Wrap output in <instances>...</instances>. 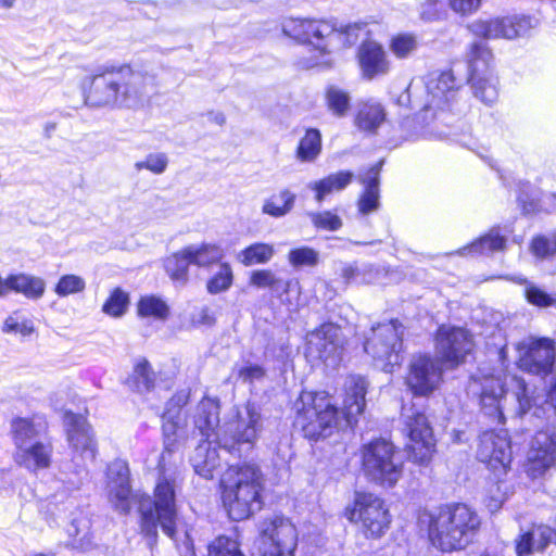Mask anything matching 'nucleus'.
Segmentation results:
<instances>
[{"instance_id": "a878e982", "label": "nucleus", "mask_w": 556, "mask_h": 556, "mask_svg": "<svg viewBox=\"0 0 556 556\" xmlns=\"http://www.w3.org/2000/svg\"><path fill=\"white\" fill-rule=\"evenodd\" d=\"M346 395L342 414L349 426L356 421L365 408V395L367 392V381L362 376H351L345 382Z\"/></svg>"}, {"instance_id": "09e8293b", "label": "nucleus", "mask_w": 556, "mask_h": 556, "mask_svg": "<svg viewBox=\"0 0 556 556\" xmlns=\"http://www.w3.org/2000/svg\"><path fill=\"white\" fill-rule=\"evenodd\" d=\"M34 331V323L17 311L9 315L2 326V332L21 334L22 337H28Z\"/></svg>"}, {"instance_id": "13d9d810", "label": "nucleus", "mask_w": 556, "mask_h": 556, "mask_svg": "<svg viewBox=\"0 0 556 556\" xmlns=\"http://www.w3.org/2000/svg\"><path fill=\"white\" fill-rule=\"evenodd\" d=\"M168 165V157L165 153H150L143 161L135 163L137 170L148 169L155 175L163 174Z\"/></svg>"}, {"instance_id": "f257e3e1", "label": "nucleus", "mask_w": 556, "mask_h": 556, "mask_svg": "<svg viewBox=\"0 0 556 556\" xmlns=\"http://www.w3.org/2000/svg\"><path fill=\"white\" fill-rule=\"evenodd\" d=\"M85 103L92 108L138 109L144 104L154 76L127 63H105L90 76Z\"/></svg>"}, {"instance_id": "412c9836", "label": "nucleus", "mask_w": 556, "mask_h": 556, "mask_svg": "<svg viewBox=\"0 0 556 556\" xmlns=\"http://www.w3.org/2000/svg\"><path fill=\"white\" fill-rule=\"evenodd\" d=\"M477 457L493 469L505 468L511 460V448L506 430L484 431L479 439Z\"/></svg>"}, {"instance_id": "49530a36", "label": "nucleus", "mask_w": 556, "mask_h": 556, "mask_svg": "<svg viewBox=\"0 0 556 556\" xmlns=\"http://www.w3.org/2000/svg\"><path fill=\"white\" fill-rule=\"evenodd\" d=\"M307 216L317 230L338 231L343 226L342 218L331 210L308 212Z\"/></svg>"}, {"instance_id": "e433bc0d", "label": "nucleus", "mask_w": 556, "mask_h": 556, "mask_svg": "<svg viewBox=\"0 0 556 556\" xmlns=\"http://www.w3.org/2000/svg\"><path fill=\"white\" fill-rule=\"evenodd\" d=\"M386 119L382 105L375 101L359 104L355 118L356 126L364 131H375Z\"/></svg>"}, {"instance_id": "774afa93", "label": "nucleus", "mask_w": 556, "mask_h": 556, "mask_svg": "<svg viewBox=\"0 0 556 556\" xmlns=\"http://www.w3.org/2000/svg\"><path fill=\"white\" fill-rule=\"evenodd\" d=\"M504 498L502 496H489L485 500V506L490 510V513L497 511L503 505Z\"/></svg>"}, {"instance_id": "bb28decb", "label": "nucleus", "mask_w": 556, "mask_h": 556, "mask_svg": "<svg viewBox=\"0 0 556 556\" xmlns=\"http://www.w3.org/2000/svg\"><path fill=\"white\" fill-rule=\"evenodd\" d=\"M14 445L17 448L46 438L47 422L43 418H15L11 422Z\"/></svg>"}, {"instance_id": "7ed1b4c3", "label": "nucleus", "mask_w": 556, "mask_h": 556, "mask_svg": "<svg viewBox=\"0 0 556 556\" xmlns=\"http://www.w3.org/2000/svg\"><path fill=\"white\" fill-rule=\"evenodd\" d=\"M162 419L164 451L160 455L157 465L160 476L155 485L154 506L162 531L170 539H175L177 520L175 492L177 488L178 466L177 463L173 460V447L178 430L185 425V416L178 408L172 409L168 407L165 409Z\"/></svg>"}, {"instance_id": "39448f33", "label": "nucleus", "mask_w": 556, "mask_h": 556, "mask_svg": "<svg viewBox=\"0 0 556 556\" xmlns=\"http://www.w3.org/2000/svg\"><path fill=\"white\" fill-rule=\"evenodd\" d=\"M105 489L109 502L121 514H128L132 504H138L141 532L150 540L149 545H152L157 536V527H161L154 506L155 497L152 500L148 495L132 493L129 467L125 460L115 459L109 464Z\"/></svg>"}, {"instance_id": "2eb2a0df", "label": "nucleus", "mask_w": 556, "mask_h": 556, "mask_svg": "<svg viewBox=\"0 0 556 556\" xmlns=\"http://www.w3.org/2000/svg\"><path fill=\"white\" fill-rule=\"evenodd\" d=\"M518 366L521 370L546 377L552 375L556 363V343L553 339L528 337L517 345Z\"/></svg>"}, {"instance_id": "8fccbe9b", "label": "nucleus", "mask_w": 556, "mask_h": 556, "mask_svg": "<svg viewBox=\"0 0 556 556\" xmlns=\"http://www.w3.org/2000/svg\"><path fill=\"white\" fill-rule=\"evenodd\" d=\"M505 395H485L478 399L481 412L491 419V421L503 425L505 416L503 413V400Z\"/></svg>"}, {"instance_id": "f704fd0d", "label": "nucleus", "mask_w": 556, "mask_h": 556, "mask_svg": "<svg viewBox=\"0 0 556 556\" xmlns=\"http://www.w3.org/2000/svg\"><path fill=\"white\" fill-rule=\"evenodd\" d=\"M468 393L480 399L484 394L489 396L505 395L506 390L501 377L494 375H475L468 383Z\"/></svg>"}, {"instance_id": "aec40b11", "label": "nucleus", "mask_w": 556, "mask_h": 556, "mask_svg": "<svg viewBox=\"0 0 556 556\" xmlns=\"http://www.w3.org/2000/svg\"><path fill=\"white\" fill-rule=\"evenodd\" d=\"M532 28V20L528 16H513L490 21H475L469 29L476 36L485 39H514L525 36Z\"/></svg>"}, {"instance_id": "052dcab7", "label": "nucleus", "mask_w": 556, "mask_h": 556, "mask_svg": "<svg viewBox=\"0 0 556 556\" xmlns=\"http://www.w3.org/2000/svg\"><path fill=\"white\" fill-rule=\"evenodd\" d=\"M265 375L266 370L257 364L247 363L237 369L238 379L248 384L263 380Z\"/></svg>"}, {"instance_id": "338daca9", "label": "nucleus", "mask_w": 556, "mask_h": 556, "mask_svg": "<svg viewBox=\"0 0 556 556\" xmlns=\"http://www.w3.org/2000/svg\"><path fill=\"white\" fill-rule=\"evenodd\" d=\"M546 403L548 405H551V407L556 409V369L552 374V380H551L549 390L547 392Z\"/></svg>"}, {"instance_id": "ea45409f", "label": "nucleus", "mask_w": 556, "mask_h": 556, "mask_svg": "<svg viewBox=\"0 0 556 556\" xmlns=\"http://www.w3.org/2000/svg\"><path fill=\"white\" fill-rule=\"evenodd\" d=\"M292 282L293 281L290 279L283 280L277 277L269 269L253 270L249 279V283L251 286L258 289L268 288L271 291L279 293L280 295H282V293H287L290 290Z\"/></svg>"}, {"instance_id": "c85d7f7f", "label": "nucleus", "mask_w": 556, "mask_h": 556, "mask_svg": "<svg viewBox=\"0 0 556 556\" xmlns=\"http://www.w3.org/2000/svg\"><path fill=\"white\" fill-rule=\"evenodd\" d=\"M381 166L382 161L371 166L366 175L361 177L365 190L357 201V208L362 215L371 214L380 207L379 174Z\"/></svg>"}, {"instance_id": "2f4dec72", "label": "nucleus", "mask_w": 556, "mask_h": 556, "mask_svg": "<svg viewBox=\"0 0 556 556\" xmlns=\"http://www.w3.org/2000/svg\"><path fill=\"white\" fill-rule=\"evenodd\" d=\"M192 265L187 245L170 254L164 260V269L172 281L178 286H186L189 281V266Z\"/></svg>"}, {"instance_id": "58836bf2", "label": "nucleus", "mask_w": 556, "mask_h": 556, "mask_svg": "<svg viewBox=\"0 0 556 556\" xmlns=\"http://www.w3.org/2000/svg\"><path fill=\"white\" fill-rule=\"evenodd\" d=\"M295 199V193L287 188L282 189L265 200L262 212L275 218L283 217L294 207Z\"/></svg>"}, {"instance_id": "0e129e2a", "label": "nucleus", "mask_w": 556, "mask_h": 556, "mask_svg": "<svg viewBox=\"0 0 556 556\" xmlns=\"http://www.w3.org/2000/svg\"><path fill=\"white\" fill-rule=\"evenodd\" d=\"M192 321L195 325L213 326L216 318L213 311L210 307L204 306L193 314Z\"/></svg>"}, {"instance_id": "dca6fc26", "label": "nucleus", "mask_w": 556, "mask_h": 556, "mask_svg": "<svg viewBox=\"0 0 556 556\" xmlns=\"http://www.w3.org/2000/svg\"><path fill=\"white\" fill-rule=\"evenodd\" d=\"M263 556H293L298 532L293 523L282 516L267 519L261 527Z\"/></svg>"}, {"instance_id": "f8f14e48", "label": "nucleus", "mask_w": 556, "mask_h": 556, "mask_svg": "<svg viewBox=\"0 0 556 556\" xmlns=\"http://www.w3.org/2000/svg\"><path fill=\"white\" fill-rule=\"evenodd\" d=\"M493 54L482 41H475L467 52L468 83L476 98L486 105L497 101V77L492 70Z\"/></svg>"}, {"instance_id": "bf43d9fd", "label": "nucleus", "mask_w": 556, "mask_h": 556, "mask_svg": "<svg viewBox=\"0 0 556 556\" xmlns=\"http://www.w3.org/2000/svg\"><path fill=\"white\" fill-rule=\"evenodd\" d=\"M513 383L514 394L519 406L518 414L525 415L530 410L532 406V400L528 390V386L526 381L519 377H514Z\"/></svg>"}, {"instance_id": "b1692460", "label": "nucleus", "mask_w": 556, "mask_h": 556, "mask_svg": "<svg viewBox=\"0 0 556 556\" xmlns=\"http://www.w3.org/2000/svg\"><path fill=\"white\" fill-rule=\"evenodd\" d=\"M64 424L72 447L86 457L93 459L96 457V442L86 419L73 413H66Z\"/></svg>"}, {"instance_id": "69168bd1", "label": "nucleus", "mask_w": 556, "mask_h": 556, "mask_svg": "<svg viewBox=\"0 0 556 556\" xmlns=\"http://www.w3.org/2000/svg\"><path fill=\"white\" fill-rule=\"evenodd\" d=\"M188 402V394L186 392H179L175 394L166 404V408L170 407L172 409H179Z\"/></svg>"}, {"instance_id": "37998d69", "label": "nucleus", "mask_w": 556, "mask_h": 556, "mask_svg": "<svg viewBox=\"0 0 556 556\" xmlns=\"http://www.w3.org/2000/svg\"><path fill=\"white\" fill-rule=\"evenodd\" d=\"M350 94L338 86H330L326 90L328 109L338 117L344 116L350 110Z\"/></svg>"}, {"instance_id": "20e7f679", "label": "nucleus", "mask_w": 556, "mask_h": 556, "mask_svg": "<svg viewBox=\"0 0 556 556\" xmlns=\"http://www.w3.org/2000/svg\"><path fill=\"white\" fill-rule=\"evenodd\" d=\"M285 36L313 47L320 56L350 48L358 40L359 26H339L330 18L285 17L281 21Z\"/></svg>"}, {"instance_id": "4468645a", "label": "nucleus", "mask_w": 556, "mask_h": 556, "mask_svg": "<svg viewBox=\"0 0 556 556\" xmlns=\"http://www.w3.org/2000/svg\"><path fill=\"white\" fill-rule=\"evenodd\" d=\"M403 431L408 438L406 448L414 463L428 464L435 451L432 428L425 414L414 408H403Z\"/></svg>"}, {"instance_id": "864d4df0", "label": "nucleus", "mask_w": 556, "mask_h": 556, "mask_svg": "<svg viewBox=\"0 0 556 556\" xmlns=\"http://www.w3.org/2000/svg\"><path fill=\"white\" fill-rule=\"evenodd\" d=\"M128 295L122 289L116 288L103 304L102 311L113 317H121L128 306Z\"/></svg>"}, {"instance_id": "ddd939ff", "label": "nucleus", "mask_w": 556, "mask_h": 556, "mask_svg": "<svg viewBox=\"0 0 556 556\" xmlns=\"http://www.w3.org/2000/svg\"><path fill=\"white\" fill-rule=\"evenodd\" d=\"M345 515L352 522H361L367 535L380 538L389 529L391 516L386 503L372 493L356 492L353 507Z\"/></svg>"}, {"instance_id": "680f3d73", "label": "nucleus", "mask_w": 556, "mask_h": 556, "mask_svg": "<svg viewBox=\"0 0 556 556\" xmlns=\"http://www.w3.org/2000/svg\"><path fill=\"white\" fill-rule=\"evenodd\" d=\"M531 249L535 255L541 257L555 254L552 238L538 237L533 239Z\"/></svg>"}, {"instance_id": "de8ad7c7", "label": "nucleus", "mask_w": 556, "mask_h": 556, "mask_svg": "<svg viewBox=\"0 0 556 556\" xmlns=\"http://www.w3.org/2000/svg\"><path fill=\"white\" fill-rule=\"evenodd\" d=\"M232 280L233 274L231 266L228 263H220L218 270L208 279L206 290L211 294H218L227 291L231 287Z\"/></svg>"}, {"instance_id": "72a5a7b5", "label": "nucleus", "mask_w": 556, "mask_h": 556, "mask_svg": "<svg viewBox=\"0 0 556 556\" xmlns=\"http://www.w3.org/2000/svg\"><path fill=\"white\" fill-rule=\"evenodd\" d=\"M192 265L199 268H210L218 264L224 257V250L216 243L202 242L187 245Z\"/></svg>"}, {"instance_id": "423d86ee", "label": "nucleus", "mask_w": 556, "mask_h": 556, "mask_svg": "<svg viewBox=\"0 0 556 556\" xmlns=\"http://www.w3.org/2000/svg\"><path fill=\"white\" fill-rule=\"evenodd\" d=\"M220 484L223 503L231 519L243 520L261 509V472L254 465H230Z\"/></svg>"}, {"instance_id": "5fc2aeb1", "label": "nucleus", "mask_w": 556, "mask_h": 556, "mask_svg": "<svg viewBox=\"0 0 556 556\" xmlns=\"http://www.w3.org/2000/svg\"><path fill=\"white\" fill-rule=\"evenodd\" d=\"M86 288L84 278L77 275H63L55 285L54 292L59 296L83 292Z\"/></svg>"}, {"instance_id": "7c9ffc66", "label": "nucleus", "mask_w": 556, "mask_h": 556, "mask_svg": "<svg viewBox=\"0 0 556 556\" xmlns=\"http://www.w3.org/2000/svg\"><path fill=\"white\" fill-rule=\"evenodd\" d=\"M353 178L354 174L352 172L340 170L319 180L311 181L307 187L315 192L316 202L321 203L331 193L344 190Z\"/></svg>"}, {"instance_id": "5701e85b", "label": "nucleus", "mask_w": 556, "mask_h": 556, "mask_svg": "<svg viewBox=\"0 0 556 556\" xmlns=\"http://www.w3.org/2000/svg\"><path fill=\"white\" fill-rule=\"evenodd\" d=\"M459 83L453 71L441 72L427 83V110H443L454 100Z\"/></svg>"}, {"instance_id": "6ab92c4d", "label": "nucleus", "mask_w": 556, "mask_h": 556, "mask_svg": "<svg viewBox=\"0 0 556 556\" xmlns=\"http://www.w3.org/2000/svg\"><path fill=\"white\" fill-rule=\"evenodd\" d=\"M442 380V368L428 355H415L409 363L406 384L418 396H428L438 389Z\"/></svg>"}, {"instance_id": "473e14b6", "label": "nucleus", "mask_w": 556, "mask_h": 556, "mask_svg": "<svg viewBox=\"0 0 556 556\" xmlns=\"http://www.w3.org/2000/svg\"><path fill=\"white\" fill-rule=\"evenodd\" d=\"M46 290V282L42 278L20 273L9 276V292L13 291L23 294L29 300H39Z\"/></svg>"}, {"instance_id": "a211bd4d", "label": "nucleus", "mask_w": 556, "mask_h": 556, "mask_svg": "<svg viewBox=\"0 0 556 556\" xmlns=\"http://www.w3.org/2000/svg\"><path fill=\"white\" fill-rule=\"evenodd\" d=\"M473 339L462 327L441 326L435 334V351L443 363L455 367L473 350Z\"/></svg>"}, {"instance_id": "6e6d98bb", "label": "nucleus", "mask_w": 556, "mask_h": 556, "mask_svg": "<svg viewBox=\"0 0 556 556\" xmlns=\"http://www.w3.org/2000/svg\"><path fill=\"white\" fill-rule=\"evenodd\" d=\"M288 261L293 267L315 266L319 262V254L309 247L293 249L288 253Z\"/></svg>"}, {"instance_id": "1a4fd4ad", "label": "nucleus", "mask_w": 556, "mask_h": 556, "mask_svg": "<svg viewBox=\"0 0 556 556\" xmlns=\"http://www.w3.org/2000/svg\"><path fill=\"white\" fill-rule=\"evenodd\" d=\"M263 431V418L260 408L248 403L238 410L236 419L227 425L224 434L218 438L219 448L241 458L251 452Z\"/></svg>"}, {"instance_id": "0eeeda50", "label": "nucleus", "mask_w": 556, "mask_h": 556, "mask_svg": "<svg viewBox=\"0 0 556 556\" xmlns=\"http://www.w3.org/2000/svg\"><path fill=\"white\" fill-rule=\"evenodd\" d=\"M219 401L212 397H203L195 410L194 427L205 438L194 450L191 464L194 471L205 478L212 479L215 470L220 467V455L217 446L220 437L216 429L219 426Z\"/></svg>"}, {"instance_id": "f03ea898", "label": "nucleus", "mask_w": 556, "mask_h": 556, "mask_svg": "<svg viewBox=\"0 0 556 556\" xmlns=\"http://www.w3.org/2000/svg\"><path fill=\"white\" fill-rule=\"evenodd\" d=\"M419 522L426 527L432 546L448 553L464 549L473 541L481 518L468 505L456 503L424 511Z\"/></svg>"}, {"instance_id": "a18cd8bd", "label": "nucleus", "mask_w": 556, "mask_h": 556, "mask_svg": "<svg viewBox=\"0 0 556 556\" xmlns=\"http://www.w3.org/2000/svg\"><path fill=\"white\" fill-rule=\"evenodd\" d=\"M130 380L138 392H146L153 388L155 375L147 359L142 358L137 362Z\"/></svg>"}, {"instance_id": "393cba45", "label": "nucleus", "mask_w": 556, "mask_h": 556, "mask_svg": "<svg viewBox=\"0 0 556 556\" xmlns=\"http://www.w3.org/2000/svg\"><path fill=\"white\" fill-rule=\"evenodd\" d=\"M53 447L45 438L16 450L14 459L16 464L31 472L47 469L51 465Z\"/></svg>"}, {"instance_id": "3c124183", "label": "nucleus", "mask_w": 556, "mask_h": 556, "mask_svg": "<svg viewBox=\"0 0 556 556\" xmlns=\"http://www.w3.org/2000/svg\"><path fill=\"white\" fill-rule=\"evenodd\" d=\"M207 556H243L236 540L218 536L207 547Z\"/></svg>"}, {"instance_id": "c03bdc74", "label": "nucleus", "mask_w": 556, "mask_h": 556, "mask_svg": "<svg viewBox=\"0 0 556 556\" xmlns=\"http://www.w3.org/2000/svg\"><path fill=\"white\" fill-rule=\"evenodd\" d=\"M68 536L72 538L73 547H85L90 543V522L84 517H75L67 527Z\"/></svg>"}, {"instance_id": "c756f323", "label": "nucleus", "mask_w": 556, "mask_h": 556, "mask_svg": "<svg viewBox=\"0 0 556 556\" xmlns=\"http://www.w3.org/2000/svg\"><path fill=\"white\" fill-rule=\"evenodd\" d=\"M528 458L542 470L554 466L556 464V434L538 432L531 442Z\"/></svg>"}, {"instance_id": "f3484780", "label": "nucleus", "mask_w": 556, "mask_h": 556, "mask_svg": "<svg viewBox=\"0 0 556 556\" xmlns=\"http://www.w3.org/2000/svg\"><path fill=\"white\" fill-rule=\"evenodd\" d=\"M342 349L340 328L333 324H324L306 336L305 356L308 362L336 366Z\"/></svg>"}, {"instance_id": "4d7b16f0", "label": "nucleus", "mask_w": 556, "mask_h": 556, "mask_svg": "<svg viewBox=\"0 0 556 556\" xmlns=\"http://www.w3.org/2000/svg\"><path fill=\"white\" fill-rule=\"evenodd\" d=\"M518 282L526 285L525 295L530 304L539 307H548L556 303L554 298L533 283L528 282L526 279H519Z\"/></svg>"}, {"instance_id": "c9c22d12", "label": "nucleus", "mask_w": 556, "mask_h": 556, "mask_svg": "<svg viewBox=\"0 0 556 556\" xmlns=\"http://www.w3.org/2000/svg\"><path fill=\"white\" fill-rule=\"evenodd\" d=\"M505 238L498 233V230L492 229L488 235L453 252L452 254H490L496 251H502L505 248Z\"/></svg>"}, {"instance_id": "6e6552de", "label": "nucleus", "mask_w": 556, "mask_h": 556, "mask_svg": "<svg viewBox=\"0 0 556 556\" xmlns=\"http://www.w3.org/2000/svg\"><path fill=\"white\" fill-rule=\"evenodd\" d=\"M295 408L294 424L309 440L329 435L339 422L337 407L323 394L302 393Z\"/></svg>"}, {"instance_id": "cd10ccee", "label": "nucleus", "mask_w": 556, "mask_h": 556, "mask_svg": "<svg viewBox=\"0 0 556 556\" xmlns=\"http://www.w3.org/2000/svg\"><path fill=\"white\" fill-rule=\"evenodd\" d=\"M553 536V528L533 525L516 540V553L518 556H530L535 552H543L552 543Z\"/></svg>"}, {"instance_id": "e2e57ef3", "label": "nucleus", "mask_w": 556, "mask_h": 556, "mask_svg": "<svg viewBox=\"0 0 556 556\" xmlns=\"http://www.w3.org/2000/svg\"><path fill=\"white\" fill-rule=\"evenodd\" d=\"M451 9L460 14H471L480 7V0H450Z\"/></svg>"}, {"instance_id": "603ef678", "label": "nucleus", "mask_w": 556, "mask_h": 556, "mask_svg": "<svg viewBox=\"0 0 556 556\" xmlns=\"http://www.w3.org/2000/svg\"><path fill=\"white\" fill-rule=\"evenodd\" d=\"M138 312L141 316H153L163 319L168 314V306L160 298L146 296L139 301Z\"/></svg>"}, {"instance_id": "a19ab883", "label": "nucleus", "mask_w": 556, "mask_h": 556, "mask_svg": "<svg viewBox=\"0 0 556 556\" xmlns=\"http://www.w3.org/2000/svg\"><path fill=\"white\" fill-rule=\"evenodd\" d=\"M420 46L417 35L413 33H399L391 37L389 50L396 59H408L416 53Z\"/></svg>"}, {"instance_id": "4c0bfd02", "label": "nucleus", "mask_w": 556, "mask_h": 556, "mask_svg": "<svg viewBox=\"0 0 556 556\" xmlns=\"http://www.w3.org/2000/svg\"><path fill=\"white\" fill-rule=\"evenodd\" d=\"M276 253L273 244L265 242H254L241 250L236 258L243 266L263 265L271 261Z\"/></svg>"}, {"instance_id": "9d476101", "label": "nucleus", "mask_w": 556, "mask_h": 556, "mask_svg": "<svg viewBox=\"0 0 556 556\" xmlns=\"http://www.w3.org/2000/svg\"><path fill=\"white\" fill-rule=\"evenodd\" d=\"M362 460L365 476L382 486H394L403 475L401 456L394 445L384 439L364 445Z\"/></svg>"}, {"instance_id": "4be33fe9", "label": "nucleus", "mask_w": 556, "mask_h": 556, "mask_svg": "<svg viewBox=\"0 0 556 556\" xmlns=\"http://www.w3.org/2000/svg\"><path fill=\"white\" fill-rule=\"evenodd\" d=\"M357 59L362 75L368 80L387 75L390 71L388 55L383 47L376 41L363 42L358 48Z\"/></svg>"}, {"instance_id": "9b49d317", "label": "nucleus", "mask_w": 556, "mask_h": 556, "mask_svg": "<svg viewBox=\"0 0 556 556\" xmlns=\"http://www.w3.org/2000/svg\"><path fill=\"white\" fill-rule=\"evenodd\" d=\"M403 332L404 327L396 319L371 328V334L366 339L364 350L381 370L392 371L394 366L400 365Z\"/></svg>"}, {"instance_id": "79ce46f5", "label": "nucleus", "mask_w": 556, "mask_h": 556, "mask_svg": "<svg viewBox=\"0 0 556 556\" xmlns=\"http://www.w3.org/2000/svg\"><path fill=\"white\" fill-rule=\"evenodd\" d=\"M321 151V135L315 128L307 129L300 140L296 149V157L301 162H313Z\"/></svg>"}]
</instances>
